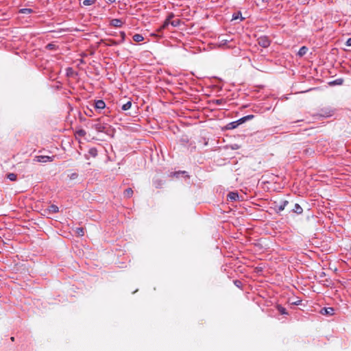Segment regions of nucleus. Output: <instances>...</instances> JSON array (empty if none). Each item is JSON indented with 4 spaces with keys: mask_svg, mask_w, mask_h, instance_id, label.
I'll return each mask as SVG.
<instances>
[{
    "mask_svg": "<svg viewBox=\"0 0 351 351\" xmlns=\"http://www.w3.org/2000/svg\"><path fill=\"white\" fill-rule=\"evenodd\" d=\"M120 36L121 37V43L123 42L125 38V33L123 32H120Z\"/></svg>",
    "mask_w": 351,
    "mask_h": 351,
    "instance_id": "nucleus-26",
    "label": "nucleus"
},
{
    "mask_svg": "<svg viewBox=\"0 0 351 351\" xmlns=\"http://www.w3.org/2000/svg\"><path fill=\"white\" fill-rule=\"evenodd\" d=\"M169 23H167V22H164L162 26V28L165 29L166 28L167 26H168Z\"/></svg>",
    "mask_w": 351,
    "mask_h": 351,
    "instance_id": "nucleus-33",
    "label": "nucleus"
},
{
    "mask_svg": "<svg viewBox=\"0 0 351 351\" xmlns=\"http://www.w3.org/2000/svg\"><path fill=\"white\" fill-rule=\"evenodd\" d=\"M133 193V190L131 188H128L124 191L123 195L126 198H130L132 196Z\"/></svg>",
    "mask_w": 351,
    "mask_h": 351,
    "instance_id": "nucleus-8",
    "label": "nucleus"
},
{
    "mask_svg": "<svg viewBox=\"0 0 351 351\" xmlns=\"http://www.w3.org/2000/svg\"><path fill=\"white\" fill-rule=\"evenodd\" d=\"M132 106V103L131 101H128L127 103H125V104H123L121 107V109L123 110H128L129 109H130Z\"/></svg>",
    "mask_w": 351,
    "mask_h": 351,
    "instance_id": "nucleus-14",
    "label": "nucleus"
},
{
    "mask_svg": "<svg viewBox=\"0 0 351 351\" xmlns=\"http://www.w3.org/2000/svg\"><path fill=\"white\" fill-rule=\"evenodd\" d=\"M293 211L297 214H301L303 212V209L298 204H295Z\"/></svg>",
    "mask_w": 351,
    "mask_h": 351,
    "instance_id": "nucleus-11",
    "label": "nucleus"
},
{
    "mask_svg": "<svg viewBox=\"0 0 351 351\" xmlns=\"http://www.w3.org/2000/svg\"><path fill=\"white\" fill-rule=\"evenodd\" d=\"M95 107L97 109L102 110L106 107V104L103 100H97L95 101Z\"/></svg>",
    "mask_w": 351,
    "mask_h": 351,
    "instance_id": "nucleus-7",
    "label": "nucleus"
},
{
    "mask_svg": "<svg viewBox=\"0 0 351 351\" xmlns=\"http://www.w3.org/2000/svg\"><path fill=\"white\" fill-rule=\"evenodd\" d=\"M94 3V1L93 0H84L83 1V5H90Z\"/></svg>",
    "mask_w": 351,
    "mask_h": 351,
    "instance_id": "nucleus-23",
    "label": "nucleus"
},
{
    "mask_svg": "<svg viewBox=\"0 0 351 351\" xmlns=\"http://www.w3.org/2000/svg\"><path fill=\"white\" fill-rule=\"evenodd\" d=\"M110 25L116 27H120L123 25V22L120 19H114L110 21Z\"/></svg>",
    "mask_w": 351,
    "mask_h": 351,
    "instance_id": "nucleus-5",
    "label": "nucleus"
},
{
    "mask_svg": "<svg viewBox=\"0 0 351 351\" xmlns=\"http://www.w3.org/2000/svg\"><path fill=\"white\" fill-rule=\"evenodd\" d=\"M321 313L323 315H332L334 314V308L329 307V308H324L321 310Z\"/></svg>",
    "mask_w": 351,
    "mask_h": 351,
    "instance_id": "nucleus-6",
    "label": "nucleus"
},
{
    "mask_svg": "<svg viewBox=\"0 0 351 351\" xmlns=\"http://www.w3.org/2000/svg\"><path fill=\"white\" fill-rule=\"evenodd\" d=\"M346 45L347 47H350L351 46V38H349L348 39H347V40L346 42Z\"/></svg>",
    "mask_w": 351,
    "mask_h": 351,
    "instance_id": "nucleus-28",
    "label": "nucleus"
},
{
    "mask_svg": "<svg viewBox=\"0 0 351 351\" xmlns=\"http://www.w3.org/2000/svg\"><path fill=\"white\" fill-rule=\"evenodd\" d=\"M11 340H12V341H14V337H11Z\"/></svg>",
    "mask_w": 351,
    "mask_h": 351,
    "instance_id": "nucleus-36",
    "label": "nucleus"
},
{
    "mask_svg": "<svg viewBox=\"0 0 351 351\" xmlns=\"http://www.w3.org/2000/svg\"><path fill=\"white\" fill-rule=\"evenodd\" d=\"M108 41H109V43L108 44V45H117L119 43V42H117L113 40H109Z\"/></svg>",
    "mask_w": 351,
    "mask_h": 351,
    "instance_id": "nucleus-25",
    "label": "nucleus"
},
{
    "mask_svg": "<svg viewBox=\"0 0 351 351\" xmlns=\"http://www.w3.org/2000/svg\"><path fill=\"white\" fill-rule=\"evenodd\" d=\"M75 233L78 235V236H83L84 234V229L82 228H78L76 229L75 230Z\"/></svg>",
    "mask_w": 351,
    "mask_h": 351,
    "instance_id": "nucleus-19",
    "label": "nucleus"
},
{
    "mask_svg": "<svg viewBox=\"0 0 351 351\" xmlns=\"http://www.w3.org/2000/svg\"><path fill=\"white\" fill-rule=\"evenodd\" d=\"M55 156H36L34 157V160L38 162H52L54 160Z\"/></svg>",
    "mask_w": 351,
    "mask_h": 351,
    "instance_id": "nucleus-1",
    "label": "nucleus"
},
{
    "mask_svg": "<svg viewBox=\"0 0 351 351\" xmlns=\"http://www.w3.org/2000/svg\"><path fill=\"white\" fill-rule=\"evenodd\" d=\"M169 23H167V22H164L162 26V28L165 29L166 28L167 26H168Z\"/></svg>",
    "mask_w": 351,
    "mask_h": 351,
    "instance_id": "nucleus-32",
    "label": "nucleus"
},
{
    "mask_svg": "<svg viewBox=\"0 0 351 351\" xmlns=\"http://www.w3.org/2000/svg\"><path fill=\"white\" fill-rule=\"evenodd\" d=\"M89 154L93 156V157H95L97 154V149L92 148L89 150Z\"/></svg>",
    "mask_w": 351,
    "mask_h": 351,
    "instance_id": "nucleus-22",
    "label": "nucleus"
},
{
    "mask_svg": "<svg viewBox=\"0 0 351 351\" xmlns=\"http://www.w3.org/2000/svg\"><path fill=\"white\" fill-rule=\"evenodd\" d=\"M7 178L11 181L16 180L17 176L15 173H10L7 175Z\"/></svg>",
    "mask_w": 351,
    "mask_h": 351,
    "instance_id": "nucleus-15",
    "label": "nucleus"
},
{
    "mask_svg": "<svg viewBox=\"0 0 351 351\" xmlns=\"http://www.w3.org/2000/svg\"><path fill=\"white\" fill-rule=\"evenodd\" d=\"M277 309L279 311V313L282 315H286L287 314V310L285 308L282 307V306H278Z\"/></svg>",
    "mask_w": 351,
    "mask_h": 351,
    "instance_id": "nucleus-17",
    "label": "nucleus"
},
{
    "mask_svg": "<svg viewBox=\"0 0 351 351\" xmlns=\"http://www.w3.org/2000/svg\"><path fill=\"white\" fill-rule=\"evenodd\" d=\"M171 24L172 26L176 27L180 24V20L176 19V20L171 21Z\"/></svg>",
    "mask_w": 351,
    "mask_h": 351,
    "instance_id": "nucleus-24",
    "label": "nucleus"
},
{
    "mask_svg": "<svg viewBox=\"0 0 351 351\" xmlns=\"http://www.w3.org/2000/svg\"><path fill=\"white\" fill-rule=\"evenodd\" d=\"M238 124L239 123L237 122H232L230 123V125H231V127H230L229 128H234L238 125Z\"/></svg>",
    "mask_w": 351,
    "mask_h": 351,
    "instance_id": "nucleus-27",
    "label": "nucleus"
},
{
    "mask_svg": "<svg viewBox=\"0 0 351 351\" xmlns=\"http://www.w3.org/2000/svg\"><path fill=\"white\" fill-rule=\"evenodd\" d=\"M110 1H112L113 0H109Z\"/></svg>",
    "mask_w": 351,
    "mask_h": 351,
    "instance_id": "nucleus-37",
    "label": "nucleus"
},
{
    "mask_svg": "<svg viewBox=\"0 0 351 351\" xmlns=\"http://www.w3.org/2000/svg\"><path fill=\"white\" fill-rule=\"evenodd\" d=\"M253 117H254V116H253V115H247V116L241 118V119H239V121L240 123H243V122H244L245 120L251 119H252Z\"/></svg>",
    "mask_w": 351,
    "mask_h": 351,
    "instance_id": "nucleus-21",
    "label": "nucleus"
},
{
    "mask_svg": "<svg viewBox=\"0 0 351 351\" xmlns=\"http://www.w3.org/2000/svg\"><path fill=\"white\" fill-rule=\"evenodd\" d=\"M341 82H342V80H337L336 81L333 82L332 83L333 84H341Z\"/></svg>",
    "mask_w": 351,
    "mask_h": 351,
    "instance_id": "nucleus-30",
    "label": "nucleus"
},
{
    "mask_svg": "<svg viewBox=\"0 0 351 351\" xmlns=\"http://www.w3.org/2000/svg\"><path fill=\"white\" fill-rule=\"evenodd\" d=\"M258 43L260 46L266 48L270 45V40L267 36H261L258 38Z\"/></svg>",
    "mask_w": 351,
    "mask_h": 351,
    "instance_id": "nucleus-2",
    "label": "nucleus"
},
{
    "mask_svg": "<svg viewBox=\"0 0 351 351\" xmlns=\"http://www.w3.org/2000/svg\"><path fill=\"white\" fill-rule=\"evenodd\" d=\"M241 19V20H243V18L241 16V12H238L237 14H234L232 15V20H237L238 19Z\"/></svg>",
    "mask_w": 351,
    "mask_h": 351,
    "instance_id": "nucleus-20",
    "label": "nucleus"
},
{
    "mask_svg": "<svg viewBox=\"0 0 351 351\" xmlns=\"http://www.w3.org/2000/svg\"><path fill=\"white\" fill-rule=\"evenodd\" d=\"M33 11L32 9L30 8H23V9H21L19 10V12L21 13V14H30L32 13Z\"/></svg>",
    "mask_w": 351,
    "mask_h": 351,
    "instance_id": "nucleus-16",
    "label": "nucleus"
},
{
    "mask_svg": "<svg viewBox=\"0 0 351 351\" xmlns=\"http://www.w3.org/2000/svg\"><path fill=\"white\" fill-rule=\"evenodd\" d=\"M173 17V14L170 15L168 16V18L165 20V22H167V23H171V19Z\"/></svg>",
    "mask_w": 351,
    "mask_h": 351,
    "instance_id": "nucleus-29",
    "label": "nucleus"
},
{
    "mask_svg": "<svg viewBox=\"0 0 351 351\" xmlns=\"http://www.w3.org/2000/svg\"><path fill=\"white\" fill-rule=\"evenodd\" d=\"M308 50V49L306 47L303 46L298 51V55L300 57H302L303 56H304L307 53Z\"/></svg>",
    "mask_w": 351,
    "mask_h": 351,
    "instance_id": "nucleus-9",
    "label": "nucleus"
},
{
    "mask_svg": "<svg viewBox=\"0 0 351 351\" xmlns=\"http://www.w3.org/2000/svg\"><path fill=\"white\" fill-rule=\"evenodd\" d=\"M49 210L53 213H56L58 212V207L54 204H52L49 207Z\"/></svg>",
    "mask_w": 351,
    "mask_h": 351,
    "instance_id": "nucleus-13",
    "label": "nucleus"
},
{
    "mask_svg": "<svg viewBox=\"0 0 351 351\" xmlns=\"http://www.w3.org/2000/svg\"><path fill=\"white\" fill-rule=\"evenodd\" d=\"M133 40L136 43H139L143 41L144 38L141 34H136L133 36Z\"/></svg>",
    "mask_w": 351,
    "mask_h": 351,
    "instance_id": "nucleus-12",
    "label": "nucleus"
},
{
    "mask_svg": "<svg viewBox=\"0 0 351 351\" xmlns=\"http://www.w3.org/2000/svg\"><path fill=\"white\" fill-rule=\"evenodd\" d=\"M223 103V99H217V100H216V104H221Z\"/></svg>",
    "mask_w": 351,
    "mask_h": 351,
    "instance_id": "nucleus-31",
    "label": "nucleus"
},
{
    "mask_svg": "<svg viewBox=\"0 0 351 351\" xmlns=\"http://www.w3.org/2000/svg\"><path fill=\"white\" fill-rule=\"evenodd\" d=\"M51 45L49 44L47 47L48 48H52V46H51Z\"/></svg>",
    "mask_w": 351,
    "mask_h": 351,
    "instance_id": "nucleus-35",
    "label": "nucleus"
},
{
    "mask_svg": "<svg viewBox=\"0 0 351 351\" xmlns=\"http://www.w3.org/2000/svg\"><path fill=\"white\" fill-rule=\"evenodd\" d=\"M86 132L83 129H81V130H79L76 132L75 134L78 136H84L86 135Z\"/></svg>",
    "mask_w": 351,
    "mask_h": 351,
    "instance_id": "nucleus-18",
    "label": "nucleus"
},
{
    "mask_svg": "<svg viewBox=\"0 0 351 351\" xmlns=\"http://www.w3.org/2000/svg\"><path fill=\"white\" fill-rule=\"evenodd\" d=\"M288 201H283L280 202L278 205H276L278 210L279 211H282L285 209V206L288 204Z\"/></svg>",
    "mask_w": 351,
    "mask_h": 351,
    "instance_id": "nucleus-10",
    "label": "nucleus"
},
{
    "mask_svg": "<svg viewBox=\"0 0 351 351\" xmlns=\"http://www.w3.org/2000/svg\"><path fill=\"white\" fill-rule=\"evenodd\" d=\"M51 45L49 44L47 47L48 48H52V46H51Z\"/></svg>",
    "mask_w": 351,
    "mask_h": 351,
    "instance_id": "nucleus-34",
    "label": "nucleus"
},
{
    "mask_svg": "<svg viewBox=\"0 0 351 351\" xmlns=\"http://www.w3.org/2000/svg\"><path fill=\"white\" fill-rule=\"evenodd\" d=\"M93 128L98 132H106L107 125L102 123H96L93 125Z\"/></svg>",
    "mask_w": 351,
    "mask_h": 351,
    "instance_id": "nucleus-3",
    "label": "nucleus"
},
{
    "mask_svg": "<svg viewBox=\"0 0 351 351\" xmlns=\"http://www.w3.org/2000/svg\"><path fill=\"white\" fill-rule=\"evenodd\" d=\"M239 195L238 193L230 192L228 195V199L230 201H236L239 199Z\"/></svg>",
    "mask_w": 351,
    "mask_h": 351,
    "instance_id": "nucleus-4",
    "label": "nucleus"
}]
</instances>
